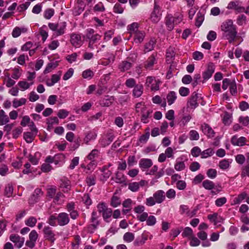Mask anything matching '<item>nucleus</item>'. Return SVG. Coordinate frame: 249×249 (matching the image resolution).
Returning a JSON list of instances; mask_svg holds the SVG:
<instances>
[{
  "label": "nucleus",
  "instance_id": "obj_55",
  "mask_svg": "<svg viewBox=\"0 0 249 249\" xmlns=\"http://www.w3.org/2000/svg\"><path fill=\"white\" fill-rule=\"evenodd\" d=\"M98 217V216L97 215V213L95 211H93L92 213V215H91V222L93 223V226L94 227V228H96L97 226L98 225V222L97 221V218Z\"/></svg>",
  "mask_w": 249,
  "mask_h": 249
},
{
  "label": "nucleus",
  "instance_id": "obj_44",
  "mask_svg": "<svg viewBox=\"0 0 249 249\" xmlns=\"http://www.w3.org/2000/svg\"><path fill=\"white\" fill-rule=\"evenodd\" d=\"M96 166V162L95 160L90 161V162L85 167V170L84 171L86 173L93 171L95 167Z\"/></svg>",
  "mask_w": 249,
  "mask_h": 249
},
{
  "label": "nucleus",
  "instance_id": "obj_5",
  "mask_svg": "<svg viewBox=\"0 0 249 249\" xmlns=\"http://www.w3.org/2000/svg\"><path fill=\"white\" fill-rule=\"evenodd\" d=\"M227 8L228 9H234L237 13L245 12L247 14L249 13V6L246 10L244 7L240 5V2L237 0L232 1L229 2L227 6Z\"/></svg>",
  "mask_w": 249,
  "mask_h": 249
},
{
  "label": "nucleus",
  "instance_id": "obj_27",
  "mask_svg": "<svg viewBox=\"0 0 249 249\" xmlns=\"http://www.w3.org/2000/svg\"><path fill=\"white\" fill-rule=\"evenodd\" d=\"M177 94L174 91H170L166 96V100L169 105H172L177 99Z\"/></svg>",
  "mask_w": 249,
  "mask_h": 249
},
{
  "label": "nucleus",
  "instance_id": "obj_47",
  "mask_svg": "<svg viewBox=\"0 0 249 249\" xmlns=\"http://www.w3.org/2000/svg\"><path fill=\"white\" fill-rule=\"evenodd\" d=\"M174 167L178 171H182L185 169V165L183 161L177 160Z\"/></svg>",
  "mask_w": 249,
  "mask_h": 249
},
{
  "label": "nucleus",
  "instance_id": "obj_57",
  "mask_svg": "<svg viewBox=\"0 0 249 249\" xmlns=\"http://www.w3.org/2000/svg\"><path fill=\"white\" fill-rule=\"evenodd\" d=\"M204 20V16L200 13H198L197 14V18H196V26L199 27L202 24Z\"/></svg>",
  "mask_w": 249,
  "mask_h": 249
},
{
  "label": "nucleus",
  "instance_id": "obj_26",
  "mask_svg": "<svg viewBox=\"0 0 249 249\" xmlns=\"http://www.w3.org/2000/svg\"><path fill=\"white\" fill-rule=\"evenodd\" d=\"M60 187L63 189V191L65 192H68L71 189L70 181L67 179H63L61 180Z\"/></svg>",
  "mask_w": 249,
  "mask_h": 249
},
{
  "label": "nucleus",
  "instance_id": "obj_41",
  "mask_svg": "<svg viewBox=\"0 0 249 249\" xmlns=\"http://www.w3.org/2000/svg\"><path fill=\"white\" fill-rule=\"evenodd\" d=\"M13 73L11 77L13 79L18 80V79L22 74L21 70H20L19 68H15L13 70Z\"/></svg>",
  "mask_w": 249,
  "mask_h": 249
},
{
  "label": "nucleus",
  "instance_id": "obj_8",
  "mask_svg": "<svg viewBox=\"0 0 249 249\" xmlns=\"http://www.w3.org/2000/svg\"><path fill=\"white\" fill-rule=\"evenodd\" d=\"M43 232L44 237L47 240L50 241L52 243H54L55 240V234L52 230V228L49 226H45Z\"/></svg>",
  "mask_w": 249,
  "mask_h": 249
},
{
  "label": "nucleus",
  "instance_id": "obj_61",
  "mask_svg": "<svg viewBox=\"0 0 249 249\" xmlns=\"http://www.w3.org/2000/svg\"><path fill=\"white\" fill-rule=\"evenodd\" d=\"M6 76L7 78L6 81V86L8 88L12 87L16 84V81L12 77H10L8 73L6 75Z\"/></svg>",
  "mask_w": 249,
  "mask_h": 249
},
{
  "label": "nucleus",
  "instance_id": "obj_24",
  "mask_svg": "<svg viewBox=\"0 0 249 249\" xmlns=\"http://www.w3.org/2000/svg\"><path fill=\"white\" fill-rule=\"evenodd\" d=\"M9 122V118L5 111L1 109L0 110V124L3 125Z\"/></svg>",
  "mask_w": 249,
  "mask_h": 249
},
{
  "label": "nucleus",
  "instance_id": "obj_6",
  "mask_svg": "<svg viewBox=\"0 0 249 249\" xmlns=\"http://www.w3.org/2000/svg\"><path fill=\"white\" fill-rule=\"evenodd\" d=\"M70 41L71 45L75 48H79L83 44L81 35L75 33L71 34Z\"/></svg>",
  "mask_w": 249,
  "mask_h": 249
},
{
  "label": "nucleus",
  "instance_id": "obj_36",
  "mask_svg": "<svg viewBox=\"0 0 249 249\" xmlns=\"http://www.w3.org/2000/svg\"><path fill=\"white\" fill-rule=\"evenodd\" d=\"M36 135V134H35V133H33V132H27L24 133L23 137L27 142L31 143L34 140Z\"/></svg>",
  "mask_w": 249,
  "mask_h": 249
},
{
  "label": "nucleus",
  "instance_id": "obj_20",
  "mask_svg": "<svg viewBox=\"0 0 249 249\" xmlns=\"http://www.w3.org/2000/svg\"><path fill=\"white\" fill-rule=\"evenodd\" d=\"M34 82H28L25 80L19 81L18 83V86L19 87L20 90L25 91L34 85Z\"/></svg>",
  "mask_w": 249,
  "mask_h": 249
},
{
  "label": "nucleus",
  "instance_id": "obj_63",
  "mask_svg": "<svg viewBox=\"0 0 249 249\" xmlns=\"http://www.w3.org/2000/svg\"><path fill=\"white\" fill-rule=\"evenodd\" d=\"M193 235V231L190 227H186L183 230L182 233V235L183 237H191Z\"/></svg>",
  "mask_w": 249,
  "mask_h": 249
},
{
  "label": "nucleus",
  "instance_id": "obj_39",
  "mask_svg": "<svg viewBox=\"0 0 249 249\" xmlns=\"http://www.w3.org/2000/svg\"><path fill=\"white\" fill-rule=\"evenodd\" d=\"M146 110H147V109L144 103L139 102L136 104V111L137 112L142 113Z\"/></svg>",
  "mask_w": 249,
  "mask_h": 249
},
{
  "label": "nucleus",
  "instance_id": "obj_29",
  "mask_svg": "<svg viewBox=\"0 0 249 249\" xmlns=\"http://www.w3.org/2000/svg\"><path fill=\"white\" fill-rule=\"evenodd\" d=\"M132 66L131 63L127 61H124L119 65V69L121 71H124L129 70Z\"/></svg>",
  "mask_w": 249,
  "mask_h": 249
},
{
  "label": "nucleus",
  "instance_id": "obj_12",
  "mask_svg": "<svg viewBox=\"0 0 249 249\" xmlns=\"http://www.w3.org/2000/svg\"><path fill=\"white\" fill-rule=\"evenodd\" d=\"M247 139L244 137H240L238 138L237 136L234 135L231 139V143L235 146H243L246 144Z\"/></svg>",
  "mask_w": 249,
  "mask_h": 249
},
{
  "label": "nucleus",
  "instance_id": "obj_50",
  "mask_svg": "<svg viewBox=\"0 0 249 249\" xmlns=\"http://www.w3.org/2000/svg\"><path fill=\"white\" fill-rule=\"evenodd\" d=\"M95 176L94 175L88 176L86 178V183L89 186L94 185L95 184Z\"/></svg>",
  "mask_w": 249,
  "mask_h": 249
},
{
  "label": "nucleus",
  "instance_id": "obj_10",
  "mask_svg": "<svg viewBox=\"0 0 249 249\" xmlns=\"http://www.w3.org/2000/svg\"><path fill=\"white\" fill-rule=\"evenodd\" d=\"M58 224L60 226H63L68 224L70 221L69 215L65 213H61L58 214L57 217Z\"/></svg>",
  "mask_w": 249,
  "mask_h": 249
},
{
  "label": "nucleus",
  "instance_id": "obj_4",
  "mask_svg": "<svg viewBox=\"0 0 249 249\" xmlns=\"http://www.w3.org/2000/svg\"><path fill=\"white\" fill-rule=\"evenodd\" d=\"M161 81L159 79H156L153 76H148L145 82V86L150 88L151 90L157 91L160 89V85Z\"/></svg>",
  "mask_w": 249,
  "mask_h": 249
},
{
  "label": "nucleus",
  "instance_id": "obj_11",
  "mask_svg": "<svg viewBox=\"0 0 249 249\" xmlns=\"http://www.w3.org/2000/svg\"><path fill=\"white\" fill-rule=\"evenodd\" d=\"M10 240L15 244V246L18 248H21L24 242V238L17 234H11L10 236Z\"/></svg>",
  "mask_w": 249,
  "mask_h": 249
},
{
  "label": "nucleus",
  "instance_id": "obj_40",
  "mask_svg": "<svg viewBox=\"0 0 249 249\" xmlns=\"http://www.w3.org/2000/svg\"><path fill=\"white\" fill-rule=\"evenodd\" d=\"M135 238L134 234L130 232H127L124 233L123 236V239L125 242L130 243L134 240Z\"/></svg>",
  "mask_w": 249,
  "mask_h": 249
},
{
  "label": "nucleus",
  "instance_id": "obj_49",
  "mask_svg": "<svg viewBox=\"0 0 249 249\" xmlns=\"http://www.w3.org/2000/svg\"><path fill=\"white\" fill-rule=\"evenodd\" d=\"M36 219L33 216H31L26 220L25 224L29 227H33L36 224Z\"/></svg>",
  "mask_w": 249,
  "mask_h": 249
},
{
  "label": "nucleus",
  "instance_id": "obj_28",
  "mask_svg": "<svg viewBox=\"0 0 249 249\" xmlns=\"http://www.w3.org/2000/svg\"><path fill=\"white\" fill-rule=\"evenodd\" d=\"M231 162V160H229V159L222 160L219 163V167H220V169H221L222 170L228 169L229 168Z\"/></svg>",
  "mask_w": 249,
  "mask_h": 249
},
{
  "label": "nucleus",
  "instance_id": "obj_38",
  "mask_svg": "<svg viewBox=\"0 0 249 249\" xmlns=\"http://www.w3.org/2000/svg\"><path fill=\"white\" fill-rule=\"evenodd\" d=\"M26 102V99L23 98H20L19 100L14 99L13 101V106L14 108H16L18 107L25 104Z\"/></svg>",
  "mask_w": 249,
  "mask_h": 249
},
{
  "label": "nucleus",
  "instance_id": "obj_56",
  "mask_svg": "<svg viewBox=\"0 0 249 249\" xmlns=\"http://www.w3.org/2000/svg\"><path fill=\"white\" fill-rule=\"evenodd\" d=\"M190 139L191 141L198 140L199 139V135L198 132L194 130H191L189 132Z\"/></svg>",
  "mask_w": 249,
  "mask_h": 249
},
{
  "label": "nucleus",
  "instance_id": "obj_23",
  "mask_svg": "<svg viewBox=\"0 0 249 249\" xmlns=\"http://www.w3.org/2000/svg\"><path fill=\"white\" fill-rule=\"evenodd\" d=\"M134 34V42L135 43H140L143 40L144 37V33L140 31H136Z\"/></svg>",
  "mask_w": 249,
  "mask_h": 249
},
{
  "label": "nucleus",
  "instance_id": "obj_9",
  "mask_svg": "<svg viewBox=\"0 0 249 249\" xmlns=\"http://www.w3.org/2000/svg\"><path fill=\"white\" fill-rule=\"evenodd\" d=\"M114 139V135L112 132H108L106 135L103 136L99 142L101 145L104 147L111 143Z\"/></svg>",
  "mask_w": 249,
  "mask_h": 249
},
{
  "label": "nucleus",
  "instance_id": "obj_37",
  "mask_svg": "<svg viewBox=\"0 0 249 249\" xmlns=\"http://www.w3.org/2000/svg\"><path fill=\"white\" fill-rule=\"evenodd\" d=\"M203 187L207 190H212L214 187V183L210 180H205L202 182Z\"/></svg>",
  "mask_w": 249,
  "mask_h": 249
},
{
  "label": "nucleus",
  "instance_id": "obj_33",
  "mask_svg": "<svg viewBox=\"0 0 249 249\" xmlns=\"http://www.w3.org/2000/svg\"><path fill=\"white\" fill-rule=\"evenodd\" d=\"M13 192V186L11 184H8L6 185L4 189V195L5 196L9 197L12 196Z\"/></svg>",
  "mask_w": 249,
  "mask_h": 249
},
{
  "label": "nucleus",
  "instance_id": "obj_35",
  "mask_svg": "<svg viewBox=\"0 0 249 249\" xmlns=\"http://www.w3.org/2000/svg\"><path fill=\"white\" fill-rule=\"evenodd\" d=\"M214 153V150L213 148H209L204 151L201 153V158L206 159L211 157Z\"/></svg>",
  "mask_w": 249,
  "mask_h": 249
},
{
  "label": "nucleus",
  "instance_id": "obj_51",
  "mask_svg": "<svg viewBox=\"0 0 249 249\" xmlns=\"http://www.w3.org/2000/svg\"><path fill=\"white\" fill-rule=\"evenodd\" d=\"M125 86L128 88L135 87L136 85V80L133 78H130L127 79L125 83Z\"/></svg>",
  "mask_w": 249,
  "mask_h": 249
},
{
  "label": "nucleus",
  "instance_id": "obj_58",
  "mask_svg": "<svg viewBox=\"0 0 249 249\" xmlns=\"http://www.w3.org/2000/svg\"><path fill=\"white\" fill-rule=\"evenodd\" d=\"M59 46V42L57 40L52 41L48 46V49L50 50H55Z\"/></svg>",
  "mask_w": 249,
  "mask_h": 249
},
{
  "label": "nucleus",
  "instance_id": "obj_2",
  "mask_svg": "<svg viewBox=\"0 0 249 249\" xmlns=\"http://www.w3.org/2000/svg\"><path fill=\"white\" fill-rule=\"evenodd\" d=\"M165 199V192L161 190L155 192L153 196L147 198L145 200L146 205L151 207L155 205L156 203L160 204Z\"/></svg>",
  "mask_w": 249,
  "mask_h": 249
},
{
  "label": "nucleus",
  "instance_id": "obj_21",
  "mask_svg": "<svg viewBox=\"0 0 249 249\" xmlns=\"http://www.w3.org/2000/svg\"><path fill=\"white\" fill-rule=\"evenodd\" d=\"M165 25L169 31H172L174 29L175 24L174 22L173 16L171 15L166 16L165 18Z\"/></svg>",
  "mask_w": 249,
  "mask_h": 249
},
{
  "label": "nucleus",
  "instance_id": "obj_52",
  "mask_svg": "<svg viewBox=\"0 0 249 249\" xmlns=\"http://www.w3.org/2000/svg\"><path fill=\"white\" fill-rule=\"evenodd\" d=\"M155 44V41L154 39H151L148 43L145 45V50L146 52H149L152 51L154 47Z\"/></svg>",
  "mask_w": 249,
  "mask_h": 249
},
{
  "label": "nucleus",
  "instance_id": "obj_31",
  "mask_svg": "<svg viewBox=\"0 0 249 249\" xmlns=\"http://www.w3.org/2000/svg\"><path fill=\"white\" fill-rule=\"evenodd\" d=\"M58 65L57 61L51 62L49 63L44 71V73H48L51 72L53 70L56 68Z\"/></svg>",
  "mask_w": 249,
  "mask_h": 249
},
{
  "label": "nucleus",
  "instance_id": "obj_54",
  "mask_svg": "<svg viewBox=\"0 0 249 249\" xmlns=\"http://www.w3.org/2000/svg\"><path fill=\"white\" fill-rule=\"evenodd\" d=\"M77 56V53H71V54L68 55L66 57V59L70 63H72L76 61Z\"/></svg>",
  "mask_w": 249,
  "mask_h": 249
},
{
  "label": "nucleus",
  "instance_id": "obj_14",
  "mask_svg": "<svg viewBox=\"0 0 249 249\" xmlns=\"http://www.w3.org/2000/svg\"><path fill=\"white\" fill-rule=\"evenodd\" d=\"M201 129L203 133L209 138H213L214 136L215 132L212 128L207 124L201 125Z\"/></svg>",
  "mask_w": 249,
  "mask_h": 249
},
{
  "label": "nucleus",
  "instance_id": "obj_1",
  "mask_svg": "<svg viewBox=\"0 0 249 249\" xmlns=\"http://www.w3.org/2000/svg\"><path fill=\"white\" fill-rule=\"evenodd\" d=\"M221 31L223 32V36L229 40L230 43H232L235 39L237 31L235 25H233L231 19H227L224 21L221 26Z\"/></svg>",
  "mask_w": 249,
  "mask_h": 249
},
{
  "label": "nucleus",
  "instance_id": "obj_30",
  "mask_svg": "<svg viewBox=\"0 0 249 249\" xmlns=\"http://www.w3.org/2000/svg\"><path fill=\"white\" fill-rule=\"evenodd\" d=\"M100 151L99 150L94 149H93L87 156V158L88 160L92 161L99 156Z\"/></svg>",
  "mask_w": 249,
  "mask_h": 249
},
{
  "label": "nucleus",
  "instance_id": "obj_19",
  "mask_svg": "<svg viewBox=\"0 0 249 249\" xmlns=\"http://www.w3.org/2000/svg\"><path fill=\"white\" fill-rule=\"evenodd\" d=\"M198 96L196 93H193L188 101L187 106L192 108H195L198 106L197 102Z\"/></svg>",
  "mask_w": 249,
  "mask_h": 249
},
{
  "label": "nucleus",
  "instance_id": "obj_25",
  "mask_svg": "<svg viewBox=\"0 0 249 249\" xmlns=\"http://www.w3.org/2000/svg\"><path fill=\"white\" fill-rule=\"evenodd\" d=\"M89 32V33L87 35V37L94 44L101 39V36L98 34H95L94 35L91 36V34L94 33L93 29H90Z\"/></svg>",
  "mask_w": 249,
  "mask_h": 249
},
{
  "label": "nucleus",
  "instance_id": "obj_7",
  "mask_svg": "<svg viewBox=\"0 0 249 249\" xmlns=\"http://www.w3.org/2000/svg\"><path fill=\"white\" fill-rule=\"evenodd\" d=\"M97 137V131L95 129L90 130L85 133L83 142L86 145L90 144V142L96 140Z\"/></svg>",
  "mask_w": 249,
  "mask_h": 249
},
{
  "label": "nucleus",
  "instance_id": "obj_16",
  "mask_svg": "<svg viewBox=\"0 0 249 249\" xmlns=\"http://www.w3.org/2000/svg\"><path fill=\"white\" fill-rule=\"evenodd\" d=\"M161 14L159 7L155 6L154 10L151 15V20L154 23H157L160 19Z\"/></svg>",
  "mask_w": 249,
  "mask_h": 249
},
{
  "label": "nucleus",
  "instance_id": "obj_17",
  "mask_svg": "<svg viewBox=\"0 0 249 249\" xmlns=\"http://www.w3.org/2000/svg\"><path fill=\"white\" fill-rule=\"evenodd\" d=\"M149 233L144 231L141 235L140 238H137L134 242V245L136 246H140L143 245L148 239Z\"/></svg>",
  "mask_w": 249,
  "mask_h": 249
},
{
  "label": "nucleus",
  "instance_id": "obj_3",
  "mask_svg": "<svg viewBox=\"0 0 249 249\" xmlns=\"http://www.w3.org/2000/svg\"><path fill=\"white\" fill-rule=\"evenodd\" d=\"M48 26L50 29L55 32L57 36H61L65 33L66 27V23L65 22H60L59 23L55 24L53 23H49Z\"/></svg>",
  "mask_w": 249,
  "mask_h": 249
},
{
  "label": "nucleus",
  "instance_id": "obj_45",
  "mask_svg": "<svg viewBox=\"0 0 249 249\" xmlns=\"http://www.w3.org/2000/svg\"><path fill=\"white\" fill-rule=\"evenodd\" d=\"M112 211L110 208H107L104 213L102 214L103 217L105 221L109 222L108 219L111 216Z\"/></svg>",
  "mask_w": 249,
  "mask_h": 249
},
{
  "label": "nucleus",
  "instance_id": "obj_32",
  "mask_svg": "<svg viewBox=\"0 0 249 249\" xmlns=\"http://www.w3.org/2000/svg\"><path fill=\"white\" fill-rule=\"evenodd\" d=\"M247 197V194L246 192H244L240 194L237 197H235L233 200V204H240L244 199Z\"/></svg>",
  "mask_w": 249,
  "mask_h": 249
},
{
  "label": "nucleus",
  "instance_id": "obj_18",
  "mask_svg": "<svg viewBox=\"0 0 249 249\" xmlns=\"http://www.w3.org/2000/svg\"><path fill=\"white\" fill-rule=\"evenodd\" d=\"M152 164V161L149 159H142L140 160L139 163V167L142 171L150 168Z\"/></svg>",
  "mask_w": 249,
  "mask_h": 249
},
{
  "label": "nucleus",
  "instance_id": "obj_13",
  "mask_svg": "<svg viewBox=\"0 0 249 249\" xmlns=\"http://www.w3.org/2000/svg\"><path fill=\"white\" fill-rule=\"evenodd\" d=\"M61 75L62 71H58L56 74L52 75L51 79L46 81V85L49 87L53 86L60 80Z\"/></svg>",
  "mask_w": 249,
  "mask_h": 249
},
{
  "label": "nucleus",
  "instance_id": "obj_15",
  "mask_svg": "<svg viewBox=\"0 0 249 249\" xmlns=\"http://www.w3.org/2000/svg\"><path fill=\"white\" fill-rule=\"evenodd\" d=\"M214 65L213 63L208 64L207 70L202 73L204 81L207 80L211 77L214 71Z\"/></svg>",
  "mask_w": 249,
  "mask_h": 249
},
{
  "label": "nucleus",
  "instance_id": "obj_43",
  "mask_svg": "<svg viewBox=\"0 0 249 249\" xmlns=\"http://www.w3.org/2000/svg\"><path fill=\"white\" fill-rule=\"evenodd\" d=\"M152 113V111L149 110L147 109L145 111H144L142 114L141 117V121L143 123H147L148 122V118L150 115V114Z\"/></svg>",
  "mask_w": 249,
  "mask_h": 249
},
{
  "label": "nucleus",
  "instance_id": "obj_48",
  "mask_svg": "<svg viewBox=\"0 0 249 249\" xmlns=\"http://www.w3.org/2000/svg\"><path fill=\"white\" fill-rule=\"evenodd\" d=\"M121 204V200L119 197L113 195L111 198V205L113 207H117Z\"/></svg>",
  "mask_w": 249,
  "mask_h": 249
},
{
  "label": "nucleus",
  "instance_id": "obj_59",
  "mask_svg": "<svg viewBox=\"0 0 249 249\" xmlns=\"http://www.w3.org/2000/svg\"><path fill=\"white\" fill-rule=\"evenodd\" d=\"M201 150L198 146L193 147L191 150V154L194 157H197L200 155H201Z\"/></svg>",
  "mask_w": 249,
  "mask_h": 249
},
{
  "label": "nucleus",
  "instance_id": "obj_62",
  "mask_svg": "<svg viewBox=\"0 0 249 249\" xmlns=\"http://www.w3.org/2000/svg\"><path fill=\"white\" fill-rule=\"evenodd\" d=\"M94 75L93 72L89 70H87L84 71L82 73V76L84 78H91Z\"/></svg>",
  "mask_w": 249,
  "mask_h": 249
},
{
  "label": "nucleus",
  "instance_id": "obj_22",
  "mask_svg": "<svg viewBox=\"0 0 249 249\" xmlns=\"http://www.w3.org/2000/svg\"><path fill=\"white\" fill-rule=\"evenodd\" d=\"M143 90V88L142 85H137L134 87L132 94L135 97L138 98L142 95Z\"/></svg>",
  "mask_w": 249,
  "mask_h": 249
},
{
  "label": "nucleus",
  "instance_id": "obj_64",
  "mask_svg": "<svg viewBox=\"0 0 249 249\" xmlns=\"http://www.w3.org/2000/svg\"><path fill=\"white\" fill-rule=\"evenodd\" d=\"M124 10V8L122 5L118 3H116L113 7V12L115 13L122 14L123 13Z\"/></svg>",
  "mask_w": 249,
  "mask_h": 249
},
{
  "label": "nucleus",
  "instance_id": "obj_42",
  "mask_svg": "<svg viewBox=\"0 0 249 249\" xmlns=\"http://www.w3.org/2000/svg\"><path fill=\"white\" fill-rule=\"evenodd\" d=\"M26 32V29H25L24 28H20L19 27H17L14 29L13 32H12V36L14 37H18L21 35V33L22 32L25 33Z\"/></svg>",
  "mask_w": 249,
  "mask_h": 249
},
{
  "label": "nucleus",
  "instance_id": "obj_34",
  "mask_svg": "<svg viewBox=\"0 0 249 249\" xmlns=\"http://www.w3.org/2000/svg\"><path fill=\"white\" fill-rule=\"evenodd\" d=\"M113 100V98L112 97L106 96V98L101 100L100 104L103 106L108 107L111 105Z\"/></svg>",
  "mask_w": 249,
  "mask_h": 249
},
{
  "label": "nucleus",
  "instance_id": "obj_60",
  "mask_svg": "<svg viewBox=\"0 0 249 249\" xmlns=\"http://www.w3.org/2000/svg\"><path fill=\"white\" fill-rule=\"evenodd\" d=\"M146 224L149 226H154L157 222V219L155 216L153 215H150L148 216L146 220Z\"/></svg>",
  "mask_w": 249,
  "mask_h": 249
},
{
  "label": "nucleus",
  "instance_id": "obj_46",
  "mask_svg": "<svg viewBox=\"0 0 249 249\" xmlns=\"http://www.w3.org/2000/svg\"><path fill=\"white\" fill-rule=\"evenodd\" d=\"M115 181L116 182L118 183H122L125 181V178L123 173L117 172L116 173L115 177Z\"/></svg>",
  "mask_w": 249,
  "mask_h": 249
},
{
  "label": "nucleus",
  "instance_id": "obj_53",
  "mask_svg": "<svg viewBox=\"0 0 249 249\" xmlns=\"http://www.w3.org/2000/svg\"><path fill=\"white\" fill-rule=\"evenodd\" d=\"M54 11L52 8L46 9L44 12V17L46 19H50L54 15Z\"/></svg>",
  "mask_w": 249,
  "mask_h": 249
}]
</instances>
